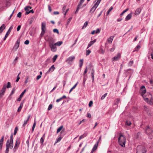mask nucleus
<instances>
[{
	"instance_id": "48",
	"label": "nucleus",
	"mask_w": 153,
	"mask_h": 153,
	"mask_svg": "<svg viewBox=\"0 0 153 153\" xmlns=\"http://www.w3.org/2000/svg\"><path fill=\"white\" fill-rule=\"evenodd\" d=\"M91 52V51L90 50L88 49V50H87L86 51V55L87 56L89 55Z\"/></svg>"
},
{
	"instance_id": "42",
	"label": "nucleus",
	"mask_w": 153,
	"mask_h": 153,
	"mask_svg": "<svg viewBox=\"0 0 153 153\" xmlns=\"http://www.w3.org/2000/svg\"><path fill=\"white\" fill-rule=\"evenodd\" d=\"M13 134H12L11 135L10 137V140H9V141L10 142H11L12 143H13Z\"/></svg>"
},
{
	"instance_id": "22",
	"label": "nucleus",
	"mask_w": 153,
	"mask_h": 153,
	"mask_svg": "<svg viewBox=\"0 0 153 153\" xmlns=\"http://www.w3.org/2000/svg\"><path fill=\"white\" fill-rule=\"evenodd\" d=\"M46 28V24L45 23L42 22L41 24L42 30H45Z\"/></svg>"
},
{
	"instance_id": "57",
	"label": "nucleus",
	"mask_w": 153,
	"mask_h": 153,
	"mask_svg": "<svg viewBox=\"0 0 153 153\" xmlns=\"http://www.w3.org/2000/svg\"><path fill=\"white\" fill-rule=\"evenodd\" d=\"M20 74V73H19V74H18V76H17V79H16V82H18L19 81V79H20V77L19 76V75Z\"/></svg>"
},
{
	"instance_id": "24",
	"label": "nucleus",
	"mask_w": 153,
	"mask_h": 153,
	"mask_svg": "<svg viewBox=\"0 0 153 153\" xmlns=\"http://www.w3.org/2000/svg\"><path fill=\"white\" fill-rule=\"evenodd\" d=\"M62 44V41H59L56 42V43H55V45H56V46H60Z\"/></svg>"
},
{
	"instance_id": "5",
	"label": "nucleus",
	"mask_w": 153,
	"mask_h": 153,
	"mask_svg": "<svg viewBox=\"0 0 153 153\" xmlns=\"http://www.w3.org/2000/svg\"><path fill=\"white\" fill-rule=\"evenodd\" d=\"M6 89V84H4L3 85L2 88L1 90L0 91V98H1L4 95Z\"/></svg>"
},
{
	"instance_id": "63",
	"label": "nucleus",
	"mask_w": 153,
	"mask_h": 153,
	"mask_svg": "<svg viewBox=\"0 0 153 153\" xmlns=\"http://www.w3.org/2000/svg\"><path fill=\"white\" fill-rule=\"evenodd\" d=\"M81 7V6H80V5H79L78 4V5L77 8V9H76V11H78H78L79 9L81 7Z\"/></svg>"
},
{
	"instance_id": "4",
	"label": "nucleus",
	"mask_w": 153,
	"mask_h": 153,
	"mask_svg": "<svg viewBox=\"0 0 153 153\" xmlns=\"http://www.w3.org/2000/svg\"><path fill=\"white\" fill-rule=\"evenodd\" d=\"M146 151L144 147L140 146H137V153H146Z\"/></svg>"
},
{
	"instance_id": "54",
	"label": "nucleus",
	"mask_w": 153,
	"mask_h": 153,
	"mask_svg": "<svg viewBox=\"0 0 153 153\" xmlns=\"http://www.w3.org/2000/svg\"><path fill=\"white\" fill-rule=\"evenodd\" d=\"M45 32V30H42L41 33V36H42L44 34Z\"/></svg>"
},
{
	"instance_id": "49",
	"label": "nucleus",
	"mask_w": 153,
	"mask_h": 153,
	"mask_svg": "<svg viewBox=\"0 0 153 153\" xmlns=\"http://www.w3.org/2000/svg\"><path fill=\"white\" fill-rule=\"evenodd\" d=\"M133 61H130L128 64L129 66H131L133 64Z\"/></svg>"
},
{
	"instance_id": "20",
	"label": "nucleus",
	"mask_w": 153,
	"mask_h": 153,
	"mask_svg": "<svg viewBox=\"0 0 153 153\" xmlns=\"http://www.w3.org/2000/svg\"><path fill=\"white\" fill-rule=\"evenodd\" d=\"M141 9L140 8L137 9L135 12L134 14L135 15H138L141 12Z\"/></svg>"
},
{
	"instance_id": "50",
	"label": "nucleus",
	"mask_w": 153,
	"mask_h": 153,
	"mask_svg": "<svg viewBox=\"0 0 153 153\" xmlns=\"http://www.w3.org/2000/svg\"><path fill=\"white\" fill-rule=\"evenodd\" d=\"M84 1L85 0H80L79 2V4H78L81 6L82 5V4L84 2Z\"/></svg>"
},
{
	"instance_id": "29",
	"label": "nucleus",
	"mask_w": 153,
	"mask_h": 153,
	"mask_svg": "<svg viewBox=\"0 0 153 153\" xmlns=\"http://www.w3.org/2000/svg\"><path fill=\"white\" fill-rule=\"evenodd\" d=\"M101 0H96L95 1L96 3L94 4L96 5L97 7L99 5L100 3L101 2Z\"/></svg>"
},
{
	"instance_id": "17",
	"label": "nucleus",
	"mask_w": 153,
	"mask_h": 153,
	"mask_svg": "<svg viewBox=\"0 0 153 153\" xmlns=\"http://www.w3.org/2000/svg\"><path fill=\"white\" fill-rule=\"evenodd\" d=\"M132 13H130L129 14H128L126 17L125 18V20L126 21H127L129 19H130L132 17Z\"/></svg>"
},
{
	"instance_id": "30",
	"label": "nucleus",
	"mask_w": 153,
	"mask_h": 153,
	"mask_svg": "<svg viewBox=\"0 0 153 153\" xmlns=\"http://www.w3.org/2000/svg\"><path fill=\"white\" fill-rule=\"evenodd\" d=\"M29 8L31 9L32 8V7L30 6H26L25 8V10L26 11H26H29Z\"/></svg>"
},
{
	"instance_id": "40",
	"label": "nucleus",
	"mask_w": 153,
	"mask_h": 153,
	"mask_svg": "<svg viewBox=\"0 0 153 153\" xmlns=\"http://www.w3.org/2000/svg\"><path fill=\"white\" fill-rule=\"evenodd\" d=\"M120 102V99L119 98H117L116 99L115 101V104L116 105H117Z\"/></svg>"
},
{
	"instance_id": "47",
	"label": "nucleus",
	"mask_w": 153,
	"mask_h": 153,
	"mask_svg": "<svg viewBox=\"0 0 153 153\" xmlns=\"http://www.w3.org/2000/svg\"><path fill=\"white\" fill-rule=\"evenodd\" d=\"M52 107H53V105L52 104H50L49 106H48V111H49L50 110H51L52 108Z\"/></svg>"
},
{
	"instance_id": "39",
	"label": "nucleus",
	"mask_w": 153,
	"mask_h": 153,
	"mask_svg": "<svg viewBox=\"0 0 153 153\" xmlns=\"http://www.w3.org/2000/svg\"><path fill=\"white\" fill-rule=\"evenodd\" d=\"M88 22H87V21L85 23L82 27V29L84 28V27H85L88 25Z\"/></svg>"
},
{
	"instance_id": "31",
	"label": "nucleus",
	"mask_w": 153,
	"mask_h": 153,
	"mask_svg": "<svg viewBox=\"0 0 153 153\" xmlns=\"http://www.w3.org/2000/svg\"><path fill=\"white\" fill-rule=\"evenodd\" d=\"M63 128V126H62L59 127V128L57 129V133H58Z\"/></svg>"
},
{
	"instance_id": "1",
	"label": "nucleus",
	"mask_w": 153,
	"mask_h": 153,
	"mask_svg": "<svg viewBox=\"0 0 153 153\" xmlns=\"http://www.w3.org/2000/svg\"><path fill=\"white\" fill-rule=\"evenodd\" d=\"M146 92V90L144 86L143 85L140 88V92L141 95L144 98L145 101L147 102L148 103L151 104V102L150 101H149V98H145L144 96V94Z\"/></svg>"
},
{
	"instance_id": "26",
	"label": "nucleus",
	"mask_w": 153,
	"mask_h": 153,
	"mask_svg": "<svg viewBox=\"0 0 153 153\" xmlns=\"http://www.w3.org/2000/svg\"><path fill=\"white\" fill-rule=\"evenodd\" d=\"M23 105V103H21L19 107L18 108V109L17 110V111L18 112H20L21 111V109Z\"/></svg>"
},
{
	"instance_id": "16",
	"label": "nucleus",
	"mask_w": 153,
	"mask_h": 153,
	"mask_svg": "<svg viewBox=\"0 0 153 153\" xmlns=\"http://www.w3.org/2000/svg\"><path fill=\"white\" fill-rule=\"evenodd\" d=\"M55 67H54V65H52L51 67L49 68L48 71L47 72V74H49L50 71H53L55 69Z\"/></svg>"
},
{
	"instance_id": "35",
	"label": "nucleus",
	"mask_w": 153,
	"mask_h": 153,
	"mask_svg": "<svg viewBox=\"0 0 153 153\" xmlns=\"http://www.w3.org/2000/svg\"><path fill=\"white\" fill-rule=\"evenodd\" d=\"M140 48V45H137V46L134 48V51H138Z\"/></svg>"
},
{
	"instance_id": "44",
	"label": "nucleus",
	"mask_w": 153,
	"mask_h": 153,
	"mask_svg": "<svg viewBox=\"0 0 153 153\" xmlns=\"http://www.w3.org/2000/svg\"><path fill=\"white\" fill-rule=\"evenodd\" d=\"M26 91V89L24 90L21 93V94L20 95V97H23L24 94H25V93Z\"/></svg>"
},
{
	"instance_id": "23",
	"label": "nucleus",
	"mask_w": 153,
	"mask_h": 153,
	"mask_svg": "<svg viewBox=\"0 0 153 153\" xmlns=\"http://www.w3.org/2000/svg\"><path fill=\"white\" fill-rule=\"evenodd\" d=\"M5 26L4 24H3L0 27V33H1L3 30L5 29Z\"/></svg>"
},
{
	"instance_id": "25",
	"label": "nucleus",
	"mask_w": 153,
	"mask_h": 153,
	"mask_svg": "<svg viewBox=\"0 0 153 153\" xmlns=\"http://www.w3.org/2000/svg\"><path fill=\"white\" fill-rule=\"evenodd\" d=\"M62 137H59V138H57L55 143V144L56 143H57L60 142L62 139Z\"/></svg>"
},
{
	"instance_id": "32",
	"label": "nucleus",
	"mask_w": 153,
	"mask_h": 153,
	"mask_svg": "<svg viewBox=\"0 0 153 153\" xmlns=\"http://www.w3.org/2000/svg\"><path fill=\"white\" fill-rule=\"evenodd\" d=\"M83 63V59L80 60L79 62V67L80 68H81L82 67V65Z\"/></svg>"
},
{
	"instance_id": "53",
	"label": "nucleus",
	"mask_w": 153,
	"mask_h": 153,
	"mask_svg": "<svg viewBox=\"0 0 153 153\" xmlns=\"http://www.w3.org/2000/svg\"><path fill=\"white\" fill-rule=\"evenodd\" d=\"M45 32V30H42L41 33V36H42L44 34Z\"/></svg>"
},
{
	"instance_id": "28",
	"label": "nucleus",
	"mask_w": 153,
	"mask_h": 153,
	"mask_svg": "<svg viewBox=\"0 0 153 153\" xmlns=\"http://www.w3.org/2000/svg\"><path fill=\"white\" fill-rule=\"evenodd\" d=\"M131 125V123L129 121H127L125 123V125L130 126Z\"/></svg>"
},
{
	"instance_id": "8",
	"label": "nucleus",
	"mask_w": 153,
	"mask_h": 153,
	"mask_svg": "<svg viewBox=\"0 0 153 153\" xmlns=\"http://www.w3.org/2000/svg\"><path fill=\"white\" fill-rule=\"evenodd\" d=\"M13 26L12 25L9 28L4 38V40H5L6 38L8 37L9 35L10 34L11 30L13 29Z\"/></svg>"
},
{
	"instance_id": "41",
	"label": "nucleus",
	"mask_w": 153,
	"mask_h": 153,
	"mask_svg": "<svg viewBox=\"0 0 153 153\" xmlns=\"http://www.w3.org/2000/svg\"><path fill=\"white\" fill-rule=\"evenodd\" d=\"M9 88L11 87L10 83V82H8L7 83V85H6V88Z\"/></svg>"
},
{
	"instance_id": "51",
	"label": "nucleus",
	"mask_w": 153,
	"mask_h": 153,
	"mask_svg": "<svg viewBox=\"0 0 153 153\" xmlns=\"http://www.w3.org/2000/svg\"><path fill=\"white\" fill-rule=\"evenodd\" d=\"M33 20H34V19L33 18H32L30 20L29 22V24H30V25H31V24L32 23L33 21Z\"/></svg>"
},
{
	"instance_id": "11",
	"label": "nucleus",
	"mask_w": 153,
	"mask_h": 153,
	"mask_svg": "<svg viewBox=\"0 0 153 153\" xmlns=\"http://www.w3.org/2000/svg\"><path fill=\"white\" fill-rule=\"evenodd\" d=\"M49 46L51 49V51L53 52H55L56 51L57 48L55 44L49 45Z\"/></svg>"
},
{
	"instance_id": "62",
	"label": "nucleus",
	"mask_w": 153,
	"mask_h": 153,
	"mask_svg": "<svg viewBox=\"0 0 153 153\" xmlns=\"http://www.w3.org/2000/svg\"><path fill=\"white\" fill-rule=\"evenodd\" d=\"M25 44L26 45H28L29 44V40H26L25 42H24Z\"/></svg>"
},
{
	"instance_id": "64",
	"label": "nucleus",
	"mask_w": 153,
	"mask_h": 153,
	"mask_svg": "<svg viewBox=\"0 0 153 153\" xmlns=\"http://www.w3.org/2000/svg\"><path fill=\"white\" fill-rule=\"evenodd\" d=\"M81 7V6H80V5H79L78 4V5L77 8V9H76V11H78H78L79 9L81 7Z\"/></svg>"
},
{
	"instance_id": "38",
	"label": "nucleus",
	"mask_w": 153,
	"mask_h": 153,
	"mask_svg": "<svg viewBox=\"0 0 153 153\" xmlns=\"http://www.w3.org/2000/svg\"><path fill=\"white\" fill-rule=\"evenodd\" d=\"M149 52H151V58L153 59V48L152 49H150Z\"/></svg>"
},
{
	"instance_id": "15",
	"label": "nucleus",
	"mask_w": 153,
	"mask_h": 153,
	"mask_svg": "<svg viewBox=\"0 0 153 153\" xmlns=\"http://www.w3.org/2000/svg\"><path fill=\"white\" fill-rule=\"evenodd\" d=\"M97 7L96 5L94 4L90 10V12L91 13H93Z\"/></svg>"
},
{
	"instance_id": "10",
	"label": "nucleus",
	"mask_w": 153,
	"mask_h": 153,
	"mask_svg": "<svg viewBox=\"0 0 153 153\" xmlns=\"http://www.w3.org/2000/svg\"><path fill=\"white\" fill-rule=\"evenodd\" d=\"M75 58V57L74 56H70L67 59L66 62L68 64H71Z\"/></svg>"
},
{
	"instance_id": "6",
	"label": "nucleus",
	"mask_w": 153,
	"mask_h": 153,
	"mask_svg": "<svg viewBox=\"0 0 153 153\" xmlns=\"http://www.w3.org/2000/svg\"><path fill=\"white\" fill-rule=\"evenodd\" d=\"M47 41L48 42L49 46L55 44V41L52 37H48Z\"/></svg>"
},
{
	"instance_id": "59",
	"label": "nucleus",
	"mask_w": 153,
	"mask_h": 153,
	"mask_svg": "<svg viewBox=\"0 0 153 153\" xmlns=\"http://www.w3.org/2000/svg\"><path fill=\"white\" fill-rule=\"evenodd\" d=\"M85 76H84V77L83 79V85H84L85 84V82L86 81V79L85 78Z\"/></svg>"
},
{
	"instance_id": "34",
	"label": "nucleus",
	"mask_w": 153,
	"mask_h": 153,
	"mask_svg": "<svg viewBox=\"0 0 153 153\" xmlns=\"http://www.w3.org/2000/svg\"><path fill=\"white\" fill-rule=\"evenodd\" d=\"M34 12L33 10H32L29 11H26V12L25 14L28 15L29 13H34Z\"/></svg>"
},
{
	"instance_id": "14",
	"label": "nucleus",
	"mask_w": 153,
	"mask_h": 153,
	"mask_svg": "<svg viewBox=\"0 0 153 153\" xmlns=\"http://www.w3.org/2000/svg\"><path fill=\"white\" fill-rule=\"evenodd\" d=\"M4 137L2 136L0 140V150L2 149Z\"/></svg>"
},
{
	"instance_id": "55",
	"label": "nucleus",
	"mask_w": 153,
	"mask_h": 153,
	"mask_svg": "<svg viewBox=\"0 0 153 153\" xmlns=\"http://www.w3.org/2000/svg\"><path fill=\"white\" fill-rule=\"evenodd\" d=\"M44 139L43 138V137H42L40 139V143L42 144L44 142Z\"/></svg>"
},
{
	"instance_id": "60",
	"label": "nucleus",
	"mask_w": 153,
	"mask_h": 153,
	"mask_svg": "<svg viewBox=\"0 0 153 153\" xmlns=\"http://www.w3.org/2000/svg\"><path fill=\"white\" fill-rule=\"evenodd\" d=\"M100 32V30L99 28H97L96 31H95V33H99Z\"/></svg>"
},
{
	"instance_id": "7",
	"label": "nucleus",
	"mask_w": 153,
	"mask_h": 153,
	"mask_svg": "<svg viewBox=\"0 0 153 153\" xmlns=\"http://www.w3.org/2000/svg\"><path fill=\"white\" fill-rule=\"evenodd\" d=\"M20 141L19 139V138H17L16 142L15 144L13 149V151L15 152L16 150L17 149L19 145L20 144Z\"/></svg>"
},
{
	"instance_id": "46",
	"label": "nucleus",
	"mask_w": 153,
	"mask_h": 153,
	"mask_svg": "<svg viewBox=\"0 0 153 153\" xmlns=\"http://www.w3.org/2000/svg\"><path fill=\"white\" fill-rule=\"evenodd\" d=\"M15 88H13L10 93V96L11 95H12V94H13L15 92Z\"/></svg>"
},
{
	"instance_id": "56",
	"label": "nucleus",
	"mask_w": 153,
	"mask_h": 153,
	"mask_svg": "<svg viewBox=\"0 0 153 153\" xmlns=\"http://www.w3.org/2000/svg\"><path fill=\"white\" fill-rule=\"evenodd\" d=\"M21 15H22L21 13L20 12H19L17 14V17L20 18L21 17Z\"/></svg>"
},
{
	"instance_id": "13",
	"label": "nucleus",
	"mask_w": 153,
	"mask_h": 153,
	"mask_svg": "<svg viewBox=\"0 0 153 153\" xmlns=\"http://www.w3.org/2000/svg\"><path fill=\"white\" fill-rule=\"evenodd\" d=\"M121 57V54L120 53H118L117 54V56H115L113 58V60L117 61Z\"/></svg>"
},
{
	"instance_id": "45",
	"label": "nucleus",
	"mask_w": 153,
	"mask_h": 153,
	"mask_svg": "<svg viewBox=\"0 0 153 153\" xmlns=\"http://www.w3.org/2000/svg\"><path fill=\"white\" fill-rule=\"evenodd\" d=\"M107 95V93H106L104 94L101 97V99L102 100L104 99L105 98V97H106V96Z\"/></svg>"
},
{
	"instance_id": "58",
	"label": "nucleus",
	"mask_w": 153,
	"mask_h": 153,
	"mask_svg": "<svg viewBox=\"0 0 153 153\" xmlns=\"http://www.w3.org/2000/svg\"><path fill=\"white\" fill-rule=\"evenodd\" d=\"M26 80L25 81V83H27L28 82V80L29 79V77L28 76H26Z\"/></svg>"
},
{
	"instance_id": "61",
	"label": "nucleus",
	"mask_w": 153,
	"mask_h": 153,
	"mask_svg": "<svg viewBox=\"0 0 153 153\" xmlns=\"http://www.w3.org/2000/svg\"><path fill=\"white\" fill-rule=\"evenodd\" d=\"M78 83V82H77V83L71 88L72 89H74L76 87V86L77 85V84Z\"/></svg>"
},
{
	"instance_id": "21",
	"label": "nucleus",
	"mask_w": 153,
	"mask_h": 153,
	"mask_svg": "<svg viewBox=\"0 0 153 153\" xmlns=\"http://www.w3.org/2000/svg\"><path fill=\"white\" fill-rule=\"evenodd\" d=\"M114 38V36H111L107 40V41L109 43H111Z\"/></svg>"
},
{
	"instance_id": "3",
	"label": "nucleus",
	"mask_w": 153,
	"mask_h": 153,
	"mask_svg": "<svg viewBox=\"0 0 153 153\" xmlns=\"http://www.w3.org/2000/svg\"><path fill=\"white\" fill-rule=\"evenodd\" d=\"M6 149L5 151V153H8L9 149H11L13 148V143L10 142L9 140H8L6 143Z\"/></svg>"
},
{
	"instance_id": "52",
	"label": "nucleus",
	"mask_w": 153,
	"mask_h": 153,
	"mask_svg": "<svg viewBox=\"0 0 153 153\" xmlns=\"http://www.w3.org/2000/svg\"><path fill=\"white\" fill-rule=\"evenodd\" d=\"M53 31L54 33H59V32L58 29H54L53 30Z\"/></svg>"
},
{
	"instance_id": "19",
	"label": "nucleus",
	"mask_w": 153,
	"mask_h": 153,
	"mask_svg": "<svg viewBox=\"0 0 153 153\" xmlns=\"http://www.w3.org/2000/svg\"><path fill=\"white\" fill-rule=\"evenodd\" d=\"M96 41V40L94 39L93 41H91L88 45L87 49L90 47Z\"/></svg>"
},
{
	"instance_id": "12",
	"label": "nucleus",
	"mask_w": 153,
	"mask_h": 153,
	"mask_svg": "<svg viewBox=\"0 0 153 153\" xmlns=\"http://www.w3.org/2000/svg\"><path fill=\"white\" fill-rule=\"evenodd\" d=\"M99 143V141H98L97 143H96L94 146L93 148V149H92L91 151V153H93L94 151H95L97 149L98 145V144Z\"/></svg>"
},
{
	"instance_id": "33",
	"label": "nucleus",
	"mask_w": 153,
	"mask_h": 153,
	"mask_svg": "<svg viewBox=\"0 0 153 153\" xmlns=\"http://www.w3.org/2000/svg\"><path fill=\"white\" fill-rule=\"evenodd\" d=\"M113 9V7H111L108 10V11H107V13H106V15H108L110 12L111 11V10Z\"/></svg>"
},
{
	"instance_id": "9",
	"label": "nucleus",
	"mask_w": 153,
	"mask_h": 153,
	"mask_svg": "<svg viewBox=\"0 0 153 153\" xmlns=\"http://www.w3.org/2000/svg\"><path fill=\"white\" fill-rule=\"evenodd\" d=\"M146 132L149 135L152 134L153 136V131L151 129L149 126H147V128L146 129Z\"/></svg>"
},
{
	"instance_id": "18",
	"label": "nucleus",
	"mask_w": 153,
	"mask_h": 153,
	"mask_svg": "<svg viewBox=\"0 0 153 153\" xmlns=\"http://www.w3.org/2000/svg\"><path fill=\"white\" fill-rule=\"evenodd\" d=\"M30 117V115H29L28 117H27V119L26 120H25L24 122V124H23V126H25V125L27 124V122H28Z\"/></svg>"
},
{
	"instance_id": "36",
	"label": "nucleus",
	"mask_w": 153,
	"mask_h": 153,
	"mask_svg": "<svg viewBox=\"0 0 153 153\" xmlns=\"http://www.w3.org/2000/svg\"><path fill=\"white\" fill-rule=\"evenodd\" d=\"M58 56L57 55H55L53 58V62H54L57 58Z\"/></svg>"
},
{
	"instance_id": "43",
	"label": "nucleus",
	"mask_w": 153,
	"mask_h": 153,
	"mask_svg": "<svg viewBox=\"0 0 153 153\" xmlns=\"http://www.w3.org/2000/svg\"><path fill=\"white\" fill-rule=\"evenodd\" d=\"M36 126V122H35L33 123V127L32 128V131L33 132L34 131V129Z\"/></svg>"
},
{
	"instance_id": "2",
	"label": "nucleus",
	"mask_w": 153,
	"mask_h": 153,
	"mask_svg": "<svg viewBox=\"0 0 153 153\" xmlns=\"http://www.w3.org/2000/svg\"><path fill=\"white\" fill-rule=\"evenodd\" d=\"M118 141L119 144L122 147H125L126 142V138L122 134H120L118 138Z\"/></svg>"
},
{
	"instance_id": "37",
	"label": "nucleus",
	"mask_w": 153,
	"mask_h": 153,
	"mask_svg": "<svg viewBox=\"0 0 153 153\" xmlns=\"http://www.w3.org/2000/svg\"><path fill=\"white\" fill-rule=\"evenodd\" d=\"M18 127L17 126H16L15 128V130H14V135H16L17 132V131L18 130Z\"/></svg>"
},
{
	"instance_id": "27",
	"label": "nucleus",
	"mask_w": 153,
	"mask_h": 153,
	"mask_svg": "<svg viewBox=\"0 0 153 153\" xmlns=\"http://www.w3.org/2000/svg\"><path fill=\"white\" fill-rule=\"evenodd\" d=\"M94 70L93 69L92 71L91 72V76L92 77L93 82L94 81Z\"/></svg>"
}]
</instances>
